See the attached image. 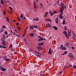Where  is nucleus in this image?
Wrapping results in <instances>:
<instances>
[{
  "label": "nucleus",
  "mask_w": 76,
  "mask_h": 76,
  "mask_svg": "<svg viewBox=\"0 0 76 76\" xmlns=\"http://www.w3.org/2000/svg\"><path fill=\"white\" fill-rule=\"evenodd\" d=\"M38 37L39 38H40V39H39L38 40V41H43V40L46 41V39H43L42 37H41L39 36Z\"/></svg>",
  "instance_id": "obj_1"
},
{
  "label": "nucleus",
  "mask_w": 76,
  "mask_h": 76,
  "mask_svg": "<svg viewBox=\"0 0 76 76\" xmlns=\"http://www.w3.org/2000/svg\"><path fill=\"white\" fill-rule=\"evenodd\" d=\"M2 44L3 45H4V46H6V41H5L4 40H3L2 41Z\"/></svg>",
  "instance_id": "obj_2"
},
{
  "label": "nucleus",
  "mask_w": 76,
  "mask_h": 76,
  "mask_svg": "<svg viewBox=\"0 0 76 76\" xmlns=\"http://www.w3.org/2000/svg\"><path fill=\"white\" fill-rule=\"evenodd\" d=\"M36 47L37 48L38 50H39V51H41V50H42V48L41 47H40V46L38 47L37 46H36Z\"/></svg>",
  "instance_id": "obj_3"
},
{
  "label": "nucleus",
  "mask_w": 76,
  "mask_h": 76,
  "mask_svg": "<svg viewBox=\"0 0 76 76\" xmlns=\"http://www.w3.org/2000/svg\"><path fill=\"white\" fill-rule=\"evenodd\" d=\"M61 10H60V12H61V13L60 15H63V11H64V9Z\"/></svg>",
  "instance_id": "obj_4"
},
{
  "label": "nucleus",
  "mask_w": 76,
  "mask_h": 76,
  "mask_svg": "<svg viewBox=\"0 0 76 76\" xmlns=\"http://www.w3.org/2000/svg\"><path fill=\"white\" fill-rule=\"evenodd\" d=\"M64 5V4L62 2H61V4H60V6H61V7H62L61 8V10H62V9H63V7Z\"/></svg>",
  "instance_id": "obj_5"
},
{
  "label": "nucleus",
  "mask_w": 76,
  "mask_h": 76,
  "mask_svg": "<svg viewBox=\"0 0 76 76\" xmlns=\"http://www.w3.org/2000/svg\"><path fill=\"white\" fill-rule=\"evenodd\" d=\"M46 28H49V27H51V25L50 24H46Z\"/></svg>",
  "instance_id": "obj_6"
},
{
  "label": "nucleus",
  "mask_w": 76,
  "mask_h": 76,
  "mask_svg": "<svg viewBox=\"0 0 76 76\" xmlns=\"http://www.w3.org/2000/svg\"><path fill=\"white\" fill-rule=\"evenodd\" d=\"M29 27H30V28H29V29H34V26L32 25L31 26L30 25L29 26Z\"/></svg>",
  "instance_id": "obj_7"
},
{
  "label": "nucleus",
  "mask_w": 76,
  "mask_h": 76,
  "mask_svg": "<svg viewBox=\"0 0 76 76\" xmlns=\"http://www.w3.org/2000/svg\"><path fill=\"white\" fill-rule=\"evenodd\" d=\"M33 4H34V7L35 9H36V8L37 7V6H36V2H34Z\"/></svg>",
  "instance_id": "obj_8"
},
{
  "label": "nucleus",
  "mask_w": 76,
  "mask_h": 76,
  "mask_svg": "<svg viewBox=\"0 0 76 76\" xmlns=\"http://www.w3.org/2000/svg\"><path fill=\"white\" fill-rule=\"evenodd\" d=\"M44 44V42H42V43H40L38 44L39 46H41Z\"/></svg>",
  "instance_id": "obj_9"
},
{
  "label": "nucleus",
  "mask_w": 76,
  "mask_h": 76,
  "mask_svg": "<svg viewBox=\"0 0 76 76\" xmlns=\"http://www.w3.org/2000/svg\"><path fill=\"white\" fill-rule=\"evenodd\" d=\"M6 70H7V69L4 68H2L1 69V70H2V71H3V72H5V71H6Z\"/></svg>",
  "instance_id": "obj_10"
},
{
  "label": "nucleus",
  "mask_w": 76,
  "mask_h": 76,
  "mask_svg": "<svg viewBox=\"0 0 76 76\" xmlns=\"http://www.w3.org/2000/svg\"><path fill=\"white\" fill-rule=\"evenodd\" d=\"M63 45L62 44L61 45L60 48V50H63Z\"/></svg>",
  "instance_id": "obj_11"
},
{
  "label": "nucleus",
  "mask_w": 76,
  "mask_h": 76,
  "mask_svg": "<svg viewBox=\"0 0 76 76\" xmlns=\"http://www.w3.org/2000/svg\"><path fill=\"white\" fill-rule=\"evenodd\" d=\"M63 45L62 44L61 45L60 48V50H63Z\"/></svg>",
  "instance_id": "obj_12"
},
{
  "label": "nucleus",
  "mask_w": 76,
  "mask_h": 76,
  "mask_svg": "<svg viewBox=\"0 0 76 76\" xmlns=\"http://www.w3.org/2000/svg\"><path fill=\"white\" fill-rule=\"evenodd\" d=\"M63 33L65 34V35H67V32L66 31H63Z\"/></svg>",
  "instance_id": "obj_13"
},
{
  "label": "nucleus",
  "mask_w": 76,
  "mask_h": 76,
  "mask_svg": "<svg viewBox=\"0 0 76 76\" xmlns=\"http://www.w3.org/2000/svg\"><path fill=\"white\" fill-rule=\"evenodd\" d=\"M39 19H38V18L37 17L36 18H35L33 20H35V21H38V20H39Z\"/></svg>",
  "instance_id": "obj_14"
},
{
  "label": "nucleus",
  "mask_w": 76,
  "mask_h": 76,
  "mask_svg": "<svg viewBox=\"0 0 76 76\" xmlns=\"http://www.w3.org/2000/svg\"><path fill=\"white\" fill-rule=\"evenodd\" d=\"M55 21L56 23H58V18H57L55 19Z\"/></svg>",
  "instance_id": "obj_15"
},
{
  "label": "nucleus",
  "mask_w": 76,
  "mask_h": 76,
  "mask_svg": "<svg viewBox=\"0 0 76 76\" xmlns=\"http://www.w3.org/2000/svg\"><path fill=\"white\" fill-rule=\"evenodd\" d=\"M51 48H50L48 52V54H50V55H51Z\"/></svg>",
  "instance_id": "obj_16"
},
{
  "label": "nucleus",
  "mask_w": 76,
  "mask_h": 76,
  "mask_svg": "<svg viewBox=\"0 0 76 76\" xmlns=\"http://www.w3.org/2000/svg\"><path fill=\"white\" fill-rule=\"evenodd\" d=\"M49 12L50 14V16H53V12H51V11H50Z\"/></svg>",
  "instance_id": "obj_17"
},
{
  "label": "nucleus",
  "mask_w": 76,
  "mask_h": 76,
  "mask_svg": "<svg viewBox=\"0 0 76 76\" xmlns=\"http://www.w3.org/2000/svg\"><path fill=\"white\" fill-rule=\"evenodd\" d=\"M53 28H54V29H55V30H57L58 29V28H57V27L56 26H53Z\"/></svg>",
  "instance_id": "obj_18"
},
{
  "label": "nucleus",
  "mask_w": 76,
  "mask_h": 76,
  "mask_svg": "<svg viewBox=\"0 0 76 76\" xmlns=\"http://www.w3.org/2000/svg\"><path fill=\"white\" fill-rule=\"evenodd\" d=\"M29 36L31 37H34V33H31L29 34Z\"/></svg>",
  "instance_id": "obj_19"
},
{
  "label": "nucleus",
  "mask_w": 76,
  "mask_h": 76,
  "mask_svg": "<svg viewBox=\"0 0 76 76\" xmlns=\"http://www.w3.org/2000/svg\"><path fill=\"white\" fill-rule=\"evenodd\" d=\"M68 56L70 57L71 58H72V57H73V55H72V54H70L69 55H68Z\"/></svg>",
  "instance_id": "obj_20"
},
{
  "label": "nucleus",
  "mask_w": 76,
  "mask_h": 76,
  "mask_svg": "<svg viewBox=\"0 0 76 76\" xmlns=\"http://www.w3.org/2000/svg\"><path fill=\"white\" fill-rule=\"evenodd\" d=\"M20 17L21 19H23V15L21 14L20 15Z\"/></svg>",
  "instance_id": "obj_21"
},
{
  "label": "nucleus",
  "mask_w": 76,
  "mask_h": 76,
  "mask_svg": "<svg viewBox=\"0 0 76 76\" xmlns=\"http://www.w3.org/2000/svg\"><path fill=\"white\" fill-rule=\"evenodd\" d=\"M59 18H60V19H62V18H63V17L62 16V15H60L59 16Z\"/></svg>",
  "instance_id": "obj_22"
},
{
  "label": "nucleus",
  "mask_w": 76,
  "mask_h": 76,
  "mask_svg": "<svg viewBox=\"0 0 76 76\" xmlns=\"http://www.w3.org/2000/svg\"><path fill=\"white\" fill-rule=\"evenodd\" d=\"M5 61H10V59L7 58L6 59Z\"/></svg>",
  "instance_id": "obj_23"
},
{
  "label": "nucleus",
  "mask_w": 76,
  "mask_h": 76,
  "mask_svg": "<svg viewBox=\"0 0 76 76\" xmlns=\"http://www.w3.org/2000/svg\"><path fill=\"white\" fill-rule=\"evenodd\" d=\"M35 53L36 54H39V55H41V53H39V52H37V51H35Z\"/></svg>",
  "instance_id": "obj_24"
},
{
  "label": "nucleus",
  "mask_w": 76,
  "mask_h": 76,
  "mask_svg": "<svg viewBox=\"0 0 76 76\" xmlns=\"http://www.w3.org/2000/svg\"><path fill=\"white\" fill-rule=\"evenodd\" d=\"M6 19L7 22H9V18H8V17H6Z\"/></svg>",
  "instance_id": "obj_25"
},
{
  "label": "nucleus",
  "mask_w": 76,
  "mask_h": 76,
  "mask_svg": "<svg viewBox=\"0 0 76 76\" xmlns=\"http://www.w3.org/2000/svg\"><path fill=\"white\" fill-rule=\"evenodd\" d=\"M71 33V30H70V31H69L68 32V35H69V36H70V35Z\"/></svg>",
  "instance_id": "obj_26"
},
{
  "label": "nucleus",
  "mask_w": 76,
  "mask_h": 76,
  "mask_svg": "<svg viewBox=\"0 0 76 76\" xmlns=\"http://www.w3.org/2000/svg\"><path fill=\"white\" fill-rule=\"evenodd\" d=\"M1 4H4V2L3 1V0H1Z\"/></svg>",
  "instance_id": "obj_27"
},
{
  "label": "nucleus",
  "mask_w": 76,
  "mask_h": 76,
  "mask_svg": "<svg viewBox=\"0 0 76 76\" xmlns=\"http://www.w3.org/2000/svg\"><path fill=\"white\" fill-rule=\"evenodd\" d=\"M1 48H6V47H4V46H1Z\"/></svg>",
  "instance_id": "obj_28"
},
{
  "label": "nucleus",
  "mask_w": 76,
  "mask_h": 76,
  "mask_svg": "<svg viewBox=\"0 0 76 76\" xmlns=\"http://www.w3.org/2000/svg\"><path fill=\"white\" fill-rule=\"evenodd\" d=\"M63 49H62V50H66V49H67L66 48V47H63Z\"/></svg>",
  "instance_id": "obj_29"
},
{
  "label": "nucleus",
  "mask_w": 76,
  "mask_h": 76,
  "mask_svg": "<svg viewBox=\"0 0 76 76\" xmlns=\"http://www.w3.org/2000/svg\"><path fill=\"white\" fill-rule=\"evenodd\" d=\"M65 20H63L62 23L63 25H64L65 24Z\"/></svg>",
  "instance_id": "obj_30"
},
{
  "label": "nucleus",
  "mask_w": 76,
  "mask_h": 76,
  "mask_svg": "<svg viewBox=\"0 0 76 76\" xmlns=\"http://www.w3.org/2000/svg\"><path fill=\"white\" fill-rule=\"evenodd\" d=\"M4 34L6 35H7V31H5Z\"/></svg>",
  "instance_id": "obj_31"
},
{
  "label": "nucleus",
  "mask_w": 76,
  "mask_h": 76,
  "mask_svg": "<svg viewBox=\"0 0 76 76\" xmlns=\"http://www.w3.org/2000/svg\"><path fill=\"white\" fill-rule=\"evenodd\" d=\"M33 28H38V26H33Z\"/></svg>",
  "instance_id": "obj_32"
},
{
  "label": "nucleus",
  "mask_w": 76,
  "mask_h": 76,
  "mask_svg": "<svg viewBox=\"0 0 76 76\" xmlns=\"http://www.w3.org/2000/svg\"><path fill=\"white\" fill-rule=\"evenodd\" d=\"M12 44L10 45L9 46V48H12Z\"/></svg>",
  "instance_id": "obj_33"
},
{
  "label": "nucleus",
  "mask_w": 76,
  "mask_h": 76,
  "mask_svg": "<svg viewBox=\"0 0 76 76\" xmlns=\"http://www.w3.org/2000/svg\"><path fill=\"white\" fill-rule=\"evenodd\" d=\"M26 31H25L24 32L23 34V37H24V36H25V34H26Z\"/></svg>",
  "instance_id": "obj_34"
},
{
  "label": "nucleus",
  "mask_w": 76,
  "mask_h": 76,
  "mask_svg": "<svg viewBox=\"0 0 76 76\" xmlns=\"http://www.w3.org/2000/svg\"><path fill=\"white\" fill-rule=\"evenodd\" d=\"M64 30H65V31H66V30H67V27H66V26H65L64 27Z\"/></svg>",
  "instance_id": "obj_35"
},
{
  "label": "nucleus",
  "mask_w": 76,
  "mask_h": 76,
  "mask_svg": "<svg viewBox=\"0 0 76 76\" xmlns=\"http://www.w3.org/2000/svg\"><path fill=\"white\" fill-rule=\"evenodd\" d=\"M66 5H64V6L63 7V8L62 9V10L63 9H64V8H66Z\"/></svg>",
  "instance_id": "obj_36"
},
{
  "label": "nucleus",
  "mask_w": 76,
  "mask_h": 76,
  "mask_svg": "<svg viewBox=\"0 0 76 76\" xmlns=\"http://www.w3.org/2000/svg\"><path fill=\"white\" fill-rule=\"evenodd\" d=\"M18 18V20L19 21H20V20H21V19H20V18H19V17H17Z\"/></svg>",
  "instance_id": "obj_37"
},
{
  "label": "nucleus",
  "mask_w": 76,
  "mask_h": 76,
  "mask_svg": "<svg viewBox=\"0 0 76 76\" xmlns=\"http://www.w3.org/2000/svg\"><path fill=\"white\" fill-rule=\"evenodd\" d=\"M72 34L73 36H74V37H76V35L75 34V33H73V32H72Z\"/></svg>",
  "instance_id": "obj_38"
},
{
  "label": "nucleus",
  "mask_w": 76,
  "mask_h": 76,
  "mask_svg": "<svg viewBox=\"0 0 76 76\" xmlns=\"http://www.w3.org/2000/svg\"><path fill=\"white\" fill-rule=\"evenodd\" d=\"M6 58H7V57L6 56H5L4 58H3V60H6Z\"/></svg>",
  "instance_id": "obj_39"
},
{
  "label": "nucleus",
  "mask_w": 76,
  "mask_h": 76,
  "mask_svg": "<svg viewBox=\"0 0 76 76\" xmlns=\"http://www.w3.org/2000/svg\"><path fill=\"white\" fill-rule=\"evenodd\" d=\"M57 13V11H56V10L54 11V14H56Z\"/></svg>",
  "instance_id": "obj_40"
},
{
  "label": "nucleus",
  "mask_w": 76,
  "mask_h": 76,
  "mask_svg": "<svg viewBox=\"0 0 76 76\" xmlns=\"http://www.w3.org/2000/svg\"><path fill=\"white\" fill-rule=\"evenodd\" d=\"M48 15V12H46L45 14V16H47V15Z\"/></svg>",
  "instance_id": "obj_41"
},
{
  "label": "nucleus",
  "mask_w": 76,
  "mask_h": 76,
  "mask_svg": "<svg viewBox=\"0 0 76 76\" xmlns=\"http://www.w3.org/2000/svg\"><path fill=\"white\" fill-rule=\"evenodd\" d=\"M28 28H29V26H27V27L25 29V31H26V30Z\"/></svg>",
  "instance_id": "obj_42"
},
{
  "label": "nucleus",
  "mask_w": 76,
  "mask_h": 76,
  "mask_svg": "<svg viewBox=\"0 0 76 76\" xmlns=\"http://www.w3.org/2000/svg\"><path fill=\"white\" fill-rule=\"evenodd\" d=\"M66 53H67V51H65L64 53V54L65 55L66 54Z\"/></svg>",
  "instance_id": "obj_43"
},
{
  "label": "nucleus",
  "mask_w": 76,
  "mask_h": 76,
  "mask_svg": "<svg viewBox=\"0 0 76 76\" xmlns=\"http://www.w3.org/2000/svg\"><path fill=\"white\" fill-rule=\"evenodd\" d=\"M24 42H26V39H24Z\"/></svg>",
  "instance_id": "obj_44"
},
{
  "label": "nucleus",
  "mask_w": 76,
  "mask_h": 76,
  "mask_svg": "<svg viewBox=\"0 0 76 76\" xmlns=\"http://www.w3.org/2000/svg\"><path fill=\"white\" fill-rule=\"evenodd\" d=\"M73 67L74 69H76V65H74L73 66Z\"/></svg>",
  "instance_id": "obj_45"
},
{
  "label": "nucleus",
  "mask_w": 76,
  "mask_h": 76,
  "mask_svg": "<svg viewBox=\"0 0 76 76\" xmlns=\"http://www.w3.org/2000/svg\"><path fill=\"white\" fill-rule=\"evenodd\" d=\"M9 8L11 9V10H12V8L10 7H9Z\"/></svg>",
  "instance_id": "obj_46"
},
{
  "label": "nucleus",
  "mask_w": 76,
  "mask_h": 76,
  "mask_svg": "<svg viewBox=\"0 0 76 76\" xmlns=\"http://www.w3.org/2000/svg\"><path fill=\"white\" fill-rule=\"evenodd\" d=\"M2 28H4V29H6V26H2Z\"/></svg>",
  "instance_id": "obj_47"
},
{
  "label": "nucleus",
  "mask_w": 76,
  "mask_h": 76,
  "mask_svg": "<svg viewBox=\"0 0 76 76\" xmlns=\"http://www.w3.org/2000/svg\"><path fill=\"white\" fill-rule=\"evenodd\" d=\"M65 36H66V38H69V36H68V35H65Z\"/></svg>",
  "instance_id": "obj_48"
},
{
  "label": "nucleus",
  "mask_w": 76,
  "mask_h": 76,
  "mask_svg": "<svg viewBox=\"0 0 76 76\" xmlns=\"http://www.w3.org/2000/svg\"><path fill=\"white\" fill-rule=\"evenodd\" d=\"M18 29H21V28L20 27H19L18 28Z\"/></svg>",
  "instance_id": "obj_49"
},
{
  "label": "nucleus",
  "mask_w": 76,
  "mask_h": 76,
  "mask_svg": "<svg viewBox=\"0 0 76 76\" xmlns=\"http://www.w3.org/2000/svg\"><path fill=\"white\" fill-rule=\"evenodd\" d=\"M72 50H74V49H75V47H72Z\"/></svg>",
  "instance_id": "obj_50"
},
{
  "label": "nucleus",
  "mask_w": 76,
  "mask_h": 76,
  "mask_svg": "<svg viewBox=\"0 0 76 76\" xmlns=\"http://www.w3.org/2000/svg\"><path fill=\"white\" fill-rule=\"evenodd\" d=\"M66 46H68V45H69V43H66Z\"/></svg>",
  "instance_id": "obj_51"
},
{
  "label": "nucleus",
  "mask_w": 76,
  "mask_h": 76,
  "mask_svg": "<svg viewBox=\"0 0 76 76\" xmlns=\"http://www.w3.org/2000/svg\"><path fill=\"white\" fill-rule=\"evenodd\" d=\"M1 69H2V66L0 67V70H1Z\"/></svg>",
  "instance_id": "obj_52"
},
{
  "label": "nucleus",
  "mask_w": 76,
  "mask_h": 76,
  "mask_svg": "<svg viewBox=\"0 0 76 76\" xmlns=\"http://www.w3.org/2000/svg\"><path fill=\"white\" fill-rule=\"evenodd\" d=\"M19 25V23H16V25Z\"/></svg>",
  "instance_id": "obj_53"
},
{
  "label": "nucleus",
  "mask_w": 76,
  "mask_h": 76,
  "mask_svg": "<svg viewBox=\"0 0 76 76\" xmlns=\"http://www.w3.org/2000/svg\"><path fill=\"white\" fill-rule=\"evenodd\" d=\"M14 50H14L12 48L11 49V51H14Z\"/></svg>",
  "instance_id": "obj_54"
},
{
  "label": "nucleus",
  "mask_w": 76,
  "mask_h": 76,
  "mask_svg": "<svg viewBox=\"0 0 76 76\" xmlns=\"http://www.w3.org/2000/svg\"><path fill=\"white\" fill-rule=\"evenodd\" d=\"M72 38H73V40H74V39H75V37H72Z\"/></svg>",
  "instance_id": "obj_55"
},
{
  "label": "nucleus",
  "mask_w": 76,
  "mask_h": 76,
  "mask_svg": "<svg viewBox=\"0 0 76 76\" xmlns=\"http://www.w3.org/2000/svg\"><path fill=\"white\" fill-rule=\"evenodd\" d=\"M3 14L4 15H5L6 14V12H4V11L3 12Z\"/></svg>",
  "instance_id": "obj_56"
},
{
  "label": "nucleus",
  "mask_w": 76,
  "mask_h": 76,
  "mask_svg": "<svg viewBox=\"0 0 76 76\" xmlns=\"http://www.w3.org/2000/svg\"><path fill=\"white\" fill-rule=\"evenodd\" d=\"M37 56H38V57H41V56H39V55H38L37 54Z\"/></svg>",
  "instance_id": "obj_57"
},
{
  "label": "nucleus",
  "mask_w": 76,
  "mask_h": 76,
  "mask_svg": "<svg viewBox=\"0 0 76 76\" xmlns=\"http://www.w3.org/2000/svg\"><path fill=\"white\" fill-rule=\"evenodd\" d=\"M48 20H49V19H46L45 20V21H48Z\"/></svg>",
  "instance_id": "obj_58"
},
{
  "label": "nucleus",
  "mask_w": 76,
  "mask_h": 76,
  "mask_svg": "<svg viewBox=\"0 0 76 76\" xmlns=\"http://www.w3.org/2000/svg\"><path fill=\"white\" fill-rule=\"evenodd\" d=\"M61 73H62V72L61 71H60L59 73V74H61Z\"/></svg>",
  "instance_id": "obj_59"
},
{
  "label": "nucleus",
  "mask_w": 76,
  "mask_h": 76,
  "mask_svg": "<svg viewBox=\"0 0 76 76\" xmlns=\"http://www.w3.org/2000/svg\"><path fill=\"white\" fill-rule=\"evenodd\" d=\"M0 33H1V32H3V31H2L1 30H0Z\"/></svg>",
  "instance_id": "obj_60"
},
{
  "label": "nucleus",
  "mask_w": 76,
  "mask_h": 76,
  "mask_svg": "<svg viewBox=\"0 0 76 76\" xmlns=\"http://www.w3.org/2000/svg\"><path fill=\"white\" fill-rule=\"evenodd\" d=\"M26 18H25V17H24L23 18V19H25Z\"/></svg>",
  "instance_id": "obj_61"
},
{
  "label": "nucleus",
  "mask_w": 76,
  "mask_h": 76,
  "mask_svg": "<svg viewBox=\"0 0 76 76\" xmlns=\"http://www.w3.org/2000/svg\"><path fill=\"white\" fill-rule=\"evenodd\" d=\"M58 3H59V1H57V4H58Z\"/></svg>",
  "instance_id": "obj_62"
},
{
  "label": "nucleus",
  "mask_w": 76,
  "mask_h": 76,
  "mask_svg": "<svg viewBox=\"0 0 76 76\" xmlns=\"http://www.w3.org/2000/svg\"><path fill=\"white\" fill-rule=\"evenodd\" d=\"M38 2V0H36V3H37Z\"/></svg>",
  "instance_id": "obj_63"
},
{
  "label": "nucleus",
  "mask_w": 76,
  "mask_h": 76,
  "mask_svg": "<svg viewBox=\"0 0 76 76\" xmlns=\"http://www.w3.org/2000/svg\"><path fill=\"white\" fill-rule=\"evenodd\" d=\"M49 20V22H51V20Z\"/></svg>",
  "instance_id": "obj_64"
}]
</instances>
